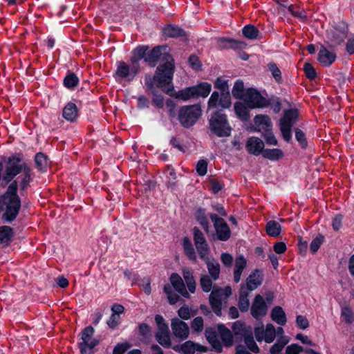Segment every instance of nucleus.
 Segmentation results:
<instances>
[{"label":"nucleus","mask_w":354,"mask_h":354,"mask_svg":"<svg viewBox=\"0 0 354 354\" xmlns=\"http://www.w3.org/2000/svg\"><path fill=\"white\" fill-rule=\"evenodd\" d=\"M139 70V64H131L127 65L123 62L118 64L117 70L115 75L117 78L124 79L126 80H132L136 75Z\"/></svg>","instance_id":"obj_14"},{"label":"nucleus","mask_w":354,"mask_h":354,"mask_svg":"<svg viewBox=\"0 0 354 354\" xmlns=\"http://www.w3.org/2000/svg\"><path fill=\"white\" fill-rule=\"evenodd\" d=\"M17 189V182L13 181L8 186L7 192L0 201V208L4 210L2 218L7 222H11L16 218L21 207Z\"/></svg>","instance_id":"obj_3"},{"label":"nucleus","mask_w":354,"mask_h":354,"mask_svg":"<svg viewBox=\"0 0 354 354\" xmlns=\"http://www.w3.org/2000/svg\"><path fill=\"white\" fill-rule=\"evenodd\" d=\"M166 50L167 47L157 46L148 54H146L145 60L151 66H154L160 59L165 60L164 64H161L157 68L153 80L150 77H146V83L150 87L156 85L158 87L165 89L171 83L174 71V60L170 55L167 54Z\"/></svg>","instance_id":"obj_1"},{"label":"nucleus","mask_w":354,"mask_h":354,"mask_svg":"<svg viewBox=\"0 0 354 354\" xmlns=\"http://www.w3.org/2000/svg\"><path fill=\"white\" fill-rule=\"evenodd\" d=\"M183 248L185 253L189 257V259L193 261H196V257L194 250L192 247V244L190 240L187 237L183 239Z\"/></svg>","instance_id":"obj_42"},{"label":"nucleus","mask_w":354,"mask_h":354,"mask_svg":"<svg viewBox=\"0 0 354 354\" xmlns=\"http://www.w3.org/2000/svg\"><path fill=\"white\" fill-rule=\"evenodd\" d=\"M270 316L272 319L277 324L283 326L286 323V314L280 306H275L272 308Z\"/></svg>","instance_id":"obj_32"},{"label":"nucleus","mask_w":354,"mask_h":354,"mask_svg":"<svg viewBox=\"0 0 354 354\" xmlns=\"http://www.w3.org/2000/svg\"><path fill=\"white\" fill-rule=\"evenodd\" d=\"M304 71L306 76L309 79H314L316 77V72L313 66L308 63L305 64L304 65Z\"/></svg>","instance_id":"obj_61"},{"label":"nucleus","mask_w":354,"mask_h":354,"mask_svg":"<svg viewBox=\"0 0 354 354\" xmlns=\"http://www.w3.org/2000/svg\"><path fill=\"white\" fill-rule=\"evenodd\" d=\"M13 233L8 226L0 227V244L8 245L12 240Z\"/></svg>","instance_id":"obj_35"},{"label":"nucleus","mask_w":354,"mask_h":354,"mask_svg":"<svg viewBox=\"0 0 354 354\" xmlns=\"http://www.w3.org/2000/svg\"><path fill=\"white\" fill-rule=\"evenodd\" d=\"M174 349L176 352H183L184 354H194L196 352L205 353L207 351V347L192 341H187L180 346H176Z\"/></svg>","instance_id":"obj_19"},{"label":"nucleus","mask_w":354,"mask_h":354,"mask_svg":"<svg viewBox=\"0 0 354 354\" xmlns=\"http://www.w3.org/2000/svg\"><path fill=\"white\" fill-rule=\"evenodd\" d=\"M243 100L250 109L264 108L268 105V100L254 89L245 91Z\"/></svg>","instance_id":"obj_12"},{"label":"nucleus","mask_w":354,"mask_h":354,"mask_svg":"<svg viewBox=\"0 0 354 354\" xmlns=\"http://www.w3.org/2000/svg\"><path fill=\"white\" fill-rule=\"evenodd\" d=\"M18 177L21 186L24 188L30 181V169L24 164H21V159L19 157L12 156L8 159L5 170L2 176V181L5 184L10 182L15 176L20 174Z\"/></svg>","instance_id":"obj_2"},{"label":"nucleus","mask_w":354,"mask_h":354,"mask_svg":"<svg viewBox=\"0 0 354 354\" xmlns=\"http://www.w3.org/2000/svg\"><path fill=\"white\" fill-rule=\"evenodd\" d=\"M201 115V109L198 105L185 106L179 111L178 119L185 127L192 126Z\"/></svg>","instance_id":"obj_7"},{"label":"nucleus","mask_w":354,"mask_h":354,"mask_svg":"<svg viewBox=\"0 0 354 354\" xmlns=\"http://www.w3.org/2000/svg\"><path fill=\"white\" fill-rule=\"evenodd\" d=\"M254 333L258 342L264 340L267 343H271L276 337V329L272 324H268L265 328L261 324L255 327Z\"/></svg>","instance_id":"obj_13"},{"label":"nucleus","mask_w":354,"mask_h":354,"mask_svg":"<svg viewBox=\"0 0 354 354\" xmlns=\"http://www.w3.org/2000/svg\"><path fill=\"white\" fill-rule=\"evenodd\" d=\"M191 328L196 333L202 332L204 328L203 319L201 317H195L191 323Z\"/></svg>","instance_id":"obj_47"},{"label":"nucleus","mask_w":354,"mask_h":354,"mask_svg":"<svg viewBox=\"0 0 354 354\" xmlns=\"http://www.w3.org/2000/svg\"><path fill=\"white\" fill-rule=\"evenodd\" d=\"M210 218L214 223L216 235L218 239L227 241L231 235V231L226 222L215 214L210 215Z\"/></svg>","instance_id":"obj_15"},{"label":"nucleus","mask_w":354,"mask_h":354,"mask_svg":"<svg viewBox=\"0 0 354 354\" xmlns=\"http://www.w3.org/2000/svg\"><path fill=\"white\" fill-rule=\"evenodd\" d=\"M182 274L189 292L190 293H194L196 290V282L194 279L192 271L188 268H184L182 270Z\"/></svg>","instance_id":"obj_31"},{"label":"nucleus","mask_w":354,"mask_h":354,"mask_svg":"<svg viewBox=\"0 0 354 354\" xmlns=\"http://www.w3.org/2000/svg\"><path fill=\"white\" fill-rule=\"evenodd\" d=\"M250 312L252 317L257 319H259L266 315L268 306L261 295H257L255 296L251 306Z\"/></svg>","instance_id":"obj_17"},{"label":"nucleus","mask_w":354,"mask_h":354,"mask_svg":"<svg viewBox=\"0 0 354 354\" xmlns=\"http://www.w3.org/2000/svg\"><path fill=\"white\" fill-rule=\"evenodd\" d=\"M196 218L199 223L202 225L206 232L209 230V223L207 217L205 216V212L199 209L196 212Z\"/></svg>","instance_id":"obj_49"},{"label":"nucleus","mask_w":354,"mask_h":354,"mask_svg":"<svg viewBox=\"0 0 354 354\" xmlns=\"http://www.w3.org/2000/svg\"><path fill=\"white\" fill-rule=\"evenodd\" d=\"M266 232L267 234L273 237L278 236L281 233V226L275 221H270L266 224Z\"/></svg>","instance_id":"obj_38"},{"label":"nucleus","mask_w":354,"mask_h":354,"mask_svg":"<svg viewBox=\"0 0 354 354\" xmlns=\"http://www.w3.org/2000/svg\"><path fill=\"white\" fill-rule=\"evenodd\" d=\"M155 322L158 328L156 334L157 341L162 346L169 347L171 344V338L168 326L164 318L160 315H156L155 317Z\"/></svg>","instance_id":"obj_10"},{"label":"nucleus","mask_w":354,"mask_h":354,"mask_svg":"<svg viewBox=\"0 0 354 354\" xmlns=\"http://www.w3.org/2000/svg\"><path fill=\"white\" fill-rule=\"evenodd\" d=\"M131 345L127 342H123L118 344L113 349V354H123L129 349Z\"/></svg>","instance_id":"obj_51"},{"label":"nucleus","mask_w":354,"mask_h":354,"mask_svg":"<svg viewBox=\"0 0 354 354\" xmlns=\"http://www.w3.org/2000/svg\"><path fill=\"white\" fill-rule=\"evenodd\" d=\"M93 333L94 329L91 326L85 328L81 333L79 346L82 354L91 352L92 348L98 344V341L93 337Z\"/></svg>","instance_id":"obj_11"},{"label":"nucleus","mask_w":354,"mask_h":354,"mask_svg":"<svg viewBox=\"0 0 354 354\" xmlns=\"http://www.w3.org/2000/svg\"><path fill=\"white\" fill-rule=\"evenodd\" d=\"M196 171L201 176H204L207 173V162L204 160H201L196 165Z\"/></svg>","instance_id":"obj_57"},{"label":"nucleus","mask_w":354,"mask_h":354,"mask_svg":"<svg viewBox=\"0 0 354 354\" xmlns=\"http://www.w3.org/2000/svg\"><path fill=\"white\" fill-rule=\"evenodd\" d=\"M35 164L39 170H44L48 167L49 162L44 153H39L35 156Z\"/></svg>","instance_id":"obj_45"},{"label":"nucleus","mask_w":354,"mask_h":354,"mask_svg":"<svg viewBox=\"0 0 354 354\" xmlns=\"http://www.w3.org/2000/svg\"><path fill=\"white\" fill-rule=\"evenodd\" d=\"M324 241V237L322 236H318L315 238L310 245V250L313 253L316 252L321 245L322 244Z\"/></svg>","instance_id":"obj_53"},{"label":"nucleus","mask_w":354,"mask_h":354,"mask_svg":"<svg viewBox=\"0 0 354 354\" xmlns=\"http://www.w3.org/2000/svg\"><path fill=\"white\" fill-rule=\"evenodd\" d=\"M336 59L333 50H328L325 46H321L318 53V61L324 66H330Z\"/></svg>","instance_id":"obj_22"},{"label":"nucleus","mask_w":354,"mask_h":354,"mask_svg":"<svg viewBox=\"0 0 354 354\" xmlns=\"http://www.w3.org/2000/svg\"><path fill=\"white\" fill-rule=\"evenodd\" d=\"M288 342V339H283L276 342L270 348L271 353L277 354L278 353L281 352Z\"/></svg>","instance_id":"obj_52"},{"label":"nucleus","mask_w":354,"mask_h":354,"mask_svg":"<svg viewBox=\"0 0 354 354\" xmlns=\"http://www.w3.org/2000/svg\"><path fill=\"white\" fill-rule=\"evenodd\" d=\"M247 261L243 256H239L235 259L234 279L238 283L241 280L242 272L246 267Z\"/></svg>","instance_id":"obj_28"},{"label":"nucleus","mask_w":354,"mask_h":354,"mask_svg":"<svg viewBox=\"0 0 354 354\" xmlns=\"http://www.w3.org/2000/svg\"><path fill=\"white\" fill-rule=\"evenodd\" d=\"M232 95L235 98L237 99H243V97L245 94L244 90V84L241 80H237L232 88Z\"/></svg>","instance_id":"obj_41"},{"label":"nucleus","mask_w":354,"mask_h":354,"mask_svg":"<svg viewBox=\"0 0 354 354\" xmlns=\"http://www.w3.org/2000/svg\"><path fill=\"white\" fill-rule=\"evenodd\" d=\"M248 291L245 285H242L240 290L239 307L242 312H247L249 309L250 302L248 299Z\"/></svg>","instance_id":"obj_33"},{"label":"nucleus","mask_w":354,"mask_h":354,"mask_svg":"<svg viewBox=\"0 0 354 354\" xmlns=\"http://www.w3.org/2000/svg\"><path fill=\"white\" fill-rule=\"evenodd\" d=\"M120 322V317L118 315L111 314L109 319L107 322V324L111 328H115Z\"/></svg>","instance_id":"obj_59"},{"label":"nucleus","mask_w":354,"mask_h":354,"mask_svg":"<svg viewBox=\"0 0 354 354\" xmlns=\"http://www.w3.org/2000/svg\"><path fill=\"white\" fill-rule=\"evenodd\" d=\"M214 87L220 90L221 93L229 92L228 82L223 77H218L216 80Z\"/></svg>","instance_id":"obj_48"},{"label":"nucleus","mask_w":354,"mask_h":354,"mask_svg":"<svg viewBox=\"0 0 354 354\" xmlns=\"http://www.w3.org/2000/svg\"><path fill=\"white\" fill-rule=\"evenodd\" d=\"M178 316L185 320H187L191 317V310L187 306H182L178 310Z\"/></svg>","instance_id":"obj_58"},{"label":"nucleus","mask_w":354,"mask_h":354,"mask_svg":"<svg viewBox=\"0 0 354 354\" xmlns=\"http://www.w3.org/2000/svg\"><path fill=\"white\" fill-rule=\"evenodd\" d=\"M346 27L342 24L340 29L333 28L328 31L327 37L331 46H336L341 44L346 37Z\"/></svg>","instance_id":"obj_20"},{"label":"nucleus","mask_w":354,"mask_h":354,"mask_svg":"<svg viewBox=\"0 0 354 354\" xmlns=\"http://www.w3.org/2000/svg\"><path fill=\"white\" fill-rule=\"evenodd\" d=\"M234 109L236 115L241 120L246 121L249 119V109L248 106L245 104L244 102H237L234 103Z\"/></svg>","instance_id":"obj_30"},{"label":"nucleus","mask_w":354,"mask_h":354,"mask_svg":"<svg viewBox=\"0 0 354 354\" xmlns=\"http://www.w3.org/2000/svg\"><path fill=\"white\" fill-rule=\"evenodd\" d=\"M259 31L254 26H245L243 28V34L248 39H256L258 36Z\"/></svg>","instance_id":"obj_46"},{"label":"nucleus","mask_w":354,"mask_h":354,"mask_svg":"<svg viewBox=\"0 0 354 354\" xmlns=\"http://www.w3.org/2000/svg\"><path fill=\"white\" fill-rule=\"evenodd\" d=\"M163 90L171 96L175 95L177 99L187 101L193 98L207 97L212 91V85L208 82H201L195 86L181 89L174 93V87L170 84Z\"/></svg>","instance_id":"obj_4"},{"label":"nucleus","mask_w":354,"mask_h":354,"mask_svg":"<svg viewBox=\"0 0 354 354\" xmlns=\"http://www.w3.org/2000/svg\"><path fill=\"white\" fill-rule=\"evenodd\" d=\"M205 336L207 341L212 346L216 352H222V344L218 341L216 332L212 328H209L206 329Z\"/></svg>","instance_id":"obj_29"},{"label":"nucleus","mask_w":354,"mask_h":354,"mask_svg":"<svg viewBox=\"0 0 354 354\" xmlns=\"http://www.w3.org/2000/svg\"><path fill=\"white\" fill-rule=\"evenodd\" d=\"M232 294L230 286L225 288L214 289L209 296L211 306L217 315H221L222 302Z\"/></svg>","instance_id":"obj_9"},{"label":"nucleus","mask_w":354,"mask_h":354,"mask_svg":"<svg viewBox=\"0 0 354 354\" xmlns=\"http://www.w3.org/2000/svg\"><path fill=\"white\" fill-rule=\"evenodd\" d=\"M138 330L139 333L144 337H147L151 335V328L149 325L146 324H141L138 327Z\"/></svg>","instance_id":"obj_60"},{"label":"nucleus","mask_w":354,"mask_h":354,"mask_svg":"<svg viewBox=\"0 0 354 354\" xmlns=\"http://www.w3.org/2000/svg\"><path fill=\"white\" fill-rule=\"evenodd\" d=\"M232 104L231 96L229 92L221 93L214 91L207 102L209 111H218L228 109Z\"/></svg>","instance_id":"obj_8"},{"label":"nucleus","mask_w":354,"mask_h":354,"mask_svg":"<svg viewBox=\"0 0 354 354\" xmlns=\"http://www.w3.org/2000/svg\"><path fill=\"white\" fill-rule=\"evenodd\" d=\"M201 286L205 292H209L212 289V281L207 275H203L201 278Z\"/></svg>","instance_id":"obj_56"},{"label":"nucleus","mask_w":354,"mask_h":354,"mask_svg":"<svg viewBox=\"0 0 354 354\" xmlns=\"http://www.w3.org/2000/svg\"><path fill=\"white\" fill-rule=\"evenodd\" d=\"M263 281V274L259 270H254L246 279L245 288L247 290L252 291L257 288Z\"/></svg>","instance_id":"obj_23"},{"label":"nucleus","mask_w":354,"mask_h":354,"mask_svg":"<svg viewBox=\"0 0 354 354\" xmlns=\"http://www.w3.org/2000/svg\"><path fill=\"white\" fill-rule=\"evenodd\" d=\"M268 67H269L270 71L271 72V73L273 75V77H274V79L277 81L280 80V79H281V71L278 68V67L276 66V64H270L268 65Z\"/></svg>","instance_id":"obj_64"},{"label":"nucleus","mask_w":354,"mask_h":354,"mask_svg":"<svg viewBox=\"0 0 354 354\" xmlns=\"http://www.w3.org/2000/svg\"><path fill=\"white\" fill-rule=\"evenodd\" d=\"M173 335L178 339H185L189 337V328L188 325L178 318H174L171 322Z\"/></svg>","instance_id":"obj_18"},{"label":"nucleus","mask_w":354,"mask_h":354,"mask_svg":"<svg viewBox=\"0 0 354 354\" xmlns=\"http://www.w3.org/2000/svg\"><path fill=\"white\" fill-rule=\"evenodd\" d=\"M341 320L348 324L354 321V313L350 308L344 307L342 309Z\"/></svg>","instance_id":"obj_44"},{"label":"nucleus","mask_w":354,"mask_h":354,"mask_svg":"<svg viewBox=\"0 0 354 354\" xmlns=\"http://www.w3.org/2000/svg\"><path fill=\"white\" fill-rule=\"evenodd\" d=\"M218 332L222 339L224 346H230L232 344V335L230 330L224 325H218Z\"/></svg>","instance_id":"obj_34"},{"label":"nucleus","mask_w":354,"mask_h":354,"mask_svg":"<svg viewBox=\"0 0 354 354\" xmlns=\"http://www.w3.org/2000/svg\"><path fill=\"white\" fill-rule=\"evenodd\" d=\"M244 343L246 347L248 348V351H245L243 346H239L237 348L236 354H249V352L258 353L259 351V348L257 346V344L252 337H245L244 338Z\"/></svg>","instance_id":"obj_27"},{"label":"nucleus","mask_w":354,"mask_h":354,"mask_svg":"<svg viewBox=\"0 0 354 354\" xmlns=\"http://www.w3.org/2000/svg\"><path fill=\"white\" fill-rule=\"evenodd\" d=\"M254 123L256 131L258 132H266L272 129V124L268 115H258L254 118Z\"/></svg>","instance_id":"obj_25"},{"label":"nucleus","mask_w":354,"mask_h":354,"mask_svg":"<svg viewBox=\"0 0 354 354\" xmlns=\"http://www.w3.org/2000/svg\"><path fill=\"white\" fill-rule=\"evenodd\" d=\"M245 148L248 153L258 156L263 154L264 151V142L259 138L252 136L250 137L245 143Z\"/></svg>","instance_id":"obj_21"},{"label":"nucleus","mask_w":354,"mask_h":354,"mask_svg":"<svg viewBox=\"0 0 354 354\" xmlns=\"http://www.w3.org/2000/svg\"><path fill=\"white\" fill-rule=\"evenodd\" d=\"M210 131L218 137H228L232 128L225 114L214 113L209 119Z\"/></svg>","instance_id":"obj_5"},{"label":"nucleus","mask_w":354,"mask_h":354,"mask_svg":"<svg viewBox=\"0 0 354 354\" xmlns=\"http://www.w3.org/2000/svg\"><path fill=\"white\" fill-rule=\"evenodd\" d=\"M205 261L207 263V267L209 274L213 278V279L216 280L218 278L220 274L219 263L216 261L214 259L209 260V259Z\"/></svg>","instance_id":"obj_36"},{"label":"nucleus","mask_w":354,"mask_h":354,"mask_svg":"<svg viewBox=\"0 0 354 354\" xmlns=\"http://www.w3.org/2000/svg\"><path fill=\"white\" fill-rule=\"evenodd\" d=\"M262 155L270 160H277L283 156V153L279 149H264Z\"/></svg>","instance_id":"obj_37"},{"label":"nucleus","mask_w":354,"mask_h":354,"mask_svg":"<svg viewBox=\"0 0 354 354\" xmlns=\"http://www.w3.org/2000/svg\"><path fill=\"white\" fill-rule=\"evenodd\" d=\"M62 115L66 120L74 122L79 115L76 104L73 102H68L63 109Z\"/></svg>","instance_id":"obj_26"},{"label":"nucleus","mask_w":354,"mask_h":354,"mask_svg":"<svg viewBox=\"0 0 354 354\" xmlns=\"http://www.w3.org/2000/svg\"><path fill=\"white\" fill-rule=\"evenodd\" d=\"M306 352L308 354H319L313 348L304 349L302 347L297 344H292L287 347L286 354H299L300 353Z\"/></svg>","instance_id":"obj_40"},{"label":"nucleus","mask_w":354,"mask_h":354,"mask_svg":"<svg viewBox=\"0 0 354 354\" xmlns=\"http://www.w3.org/2000/svg\"><path fill=\"white\" fill-rule=\"evenodd\" d=\"M295 138L303 148L307 145L304 133L300 129L295 130Z\"/></svg>","instance_id":"obj_62"},{"label":"nucleus","mask_w":354,"mask_h":354,"mask_svg":"<svg viewBox=\"0 0 354 354\" xmlns=\"http://www.w3.org/2000/svg\"><path fill=\"white\" fill-rule=\"evenodd\" d=\"M147 50V46H139L136 48L133 52V55L131 58V63L138 64V62L144 57H145Z\"/></svg>","instance_id":"obj_39"},{"label":"nucleus","mask_w":354,"mask_h":354,"mask_svg":"<svg viewBox=\"0 0 354 354\" xmlns=\"http://www.w3.org/2000/svg\"><path fill=\"white\" fill-rule=\"evenodd\" d=\"M77 77L73 73L68 75L64 80V84L68 88H73L78 83Z\"/></svg>","instance_id":"obj_50"},{"label":"nucleus","mask_w":354,"mask_h":354,"mask_svg":"<svg viewBox=\"0 0 354 354\" xmlns=\"http://www.w3.org/2000/svg\"><path fill=\"white\" fill-rule=\"evenodd\" d=\"M288 9L293 16L301 20H304L306 18V15L302 9L293 6H290Z\"/></svg>","instance_id":"obj_54"},{"label":"nucleus","mask_w":354,"mask_h":354,"mask_svg":"<svg viewBox=\"0 0 354 354\" xmlns=\"http://www.w3.org/2000/svg\"><path fill=\"white\" fill-rule=\"evenodd\" d=\"M163 32L168 37H176L183 35V31L177 26L169 25L164 28Z\"/></svg>","instance_id":"obj_43"},{"label":"nucleus","mask_w":354,"mask_h":354,"mask_svg":"<svg viewBox=\"0 0 354 354\" xmlns=\"http://www.w3.org/2000/svg\"><path fill=\"white\" fill-rule=\"evenodd\" d=\"M298 118L297 111L290 109L285 111L279 121V128L283 139L289 142L292 138L291 129Z\"/></svg>","instance_id":"obj_6"},{"label":"nucleus","mask_w":354,"mask_h":354,"mask_svg":"<svg viewBox=\"0 0 354 354\" xmlns=\"http://www.w3.org/2000/svg\"><path fill=\"white\" fill-rule=\"evenodd\" d=\"M263 137L266 141L267 144L270 145H277L278 142L274 135L272 133L271 130L263 133Z\"/></svg>","instance_id":"obj_55"},{"label":"nucleus","mask_w":354,"mask_h":354,"mask_svg":"<svg viewBox=\"0 0 354 354\" xmlns=\"http://www.w3.org/2000/svg\"><path fill=\"white\" fill-rule=\"evenodd\" d=\"M194 243L200 257L204 261L209 259V248L202 232L197 228L194 229Z\"/></svg>","instance_id":"obj_16"},{"label":"nucleus","mask_w":354,"mask_h":354,"mask_svg":"<svg viewBox=\"0 0 354 354\" xmlns=\"http://www.w3.org/2000/svg\"><path fill=\"white\" fill-rule=\"evenodd\" d=\"M296 323L297 326L301 329H306L309 325L307 318L302 315H298L297 317Z\"/></svg>","instance_id":"obj_63"},{"label":"nucleus","mask_w":354,"mask_h":354,"mask_svg":"<svg viewBox=\"0 0 354 354\" xmlns=\"http://www.w3.org/2000/svg\"><path fill=\"white\" fill-rule=\"evenodd\" d=\"M170 282L173 288L175 289L176 292L180 293L182 296L185 297H189V293L187 290L185 283L181 278V277L176 274L173 273L169 278Z\"/></svg>","instance_id":"obj_24"}]
</instances>
